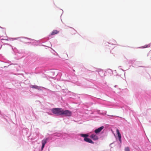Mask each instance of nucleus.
<instances>
[{
  "mask_svg": "<svg viewBox=\"0 0 151 151\" xmlns=\"http://www.w3.org/2000/svg\"><path fill=\"white\" fill-rule=\"evenodd\" d=\"M90 137L94 140H96L98 139L97 136L95 134H92L90 136Z\"/></svg>",
  "mask_w": 151,
  "mask_h": 151,
  "instance_id": "5",
  "label": "nucleus"
},
{
  "mask_svg": "<svg viewBox=\"0 0 151 151\" xmlns=\"http://www.w3.org/2000/svg\"><path fill=\"white\" fill-rule=\"evenodd\" d=\"M31 87L37 89L38 88V87L36 86H32Z\"/></svg>",
  "mask_w": 151,
  "mask_h": 151,
  "instance_id": "12",
  "label": "nucleus"
},
{
  "mask_svg": "<svg viewBox=\"0 0 151 151\" xmlns=\"http://www.w3.org/2000/svg\"><path fill=\"white\" fill-rule=\"evenodd\" d=\"M59 32V31L56 30H53L52 32L51 35H53L58 34Z\"/></svg>",
  "mask_w": 151,
  "mask_h": 151,
  "instance_id": "8",
  "label": "nucleus"
},
{
  "mask_svg": "<svg viewBox=\"0 0 151 151\" xmlns=\"http://www.w3.org/2000/svg\"><path fill=\"white\" fill-rule=\"evenodd\" d=\"M125 151H130L129 148V147H126L125 148Z\"/></svg>",
  "mask_w": 151,
  "mask_h": 151,
  "instance_id": "11",
  "label": "nucleus"
},
{
  "mask_svg": "<svg viewBox=\"0 0 151 151\" xmlns=\"http://www.w3.org/2000/svg\"><path fill=\"white\" fill-rule=\"evenodd\" d=\"M81 136L84 137V138H87L88 135L86 134H81Z\"/></svg>",
  "mask_w": 151,
  "mask_h": 151,
  "instance_id": "9",
  "label": "nucleus"
},
{
  "mask_svg": "<svg viewBox=\"0 0 151 151\" xmlns=\"http://www.w3.org/2000/svg\"><path fill=\"white\" fill-rule=\"evenodd\" d=\"M48 140V138H46V139H44L42 141V147L41 148L42 150L43 148L45 147V145L46 143L47 142V140Z\"/></svg>",
  "mask_w": 151,
  "mask_h": 151,
  "instance_id": "3",
  "label": "nucleus"
},
{
  "mask_svg": "<svg viewBox=\"0 0 151 151\" xmlns=\"http://www.w3.org/2000/svg\"><path fill=\"white\" fill-rule=\"evenodd\" d=\"M72 114L71 111L68 110H64L62 109L61 115H64L65 116H70Z\"/></svg>",
  "mask_w": 151,
  "mask_h": 151,
  "instance_id": "2",
  "label": "nucleus"
},
{
  "mask_svg": "<svg viewBox=\"0 0 151 151\" xmlns=\"http://www.w3.org/2000/svg\"><path fill=\"white\" fill-rule=\"evenodd\" d=\"M104 126H102L97 129L95 130L94 132L96 134H98L104 128Z\"/></svg>",
  "mask_w": 151,
  "mask_h": 151,
  "instance_id": "4",
  "label": "nucleus"
},
{
  "mask_svg": "<svg viewBox=\"0 0 151 151\" xmlns=\"http://www.w3.org/2000/svg\"><path fill=\"white\" fill-rule=\"evenodd\" d=\"M116 132L118 134V138H119V141L120 142H121L122 141L121 134L119 132V130L118 129H116Z\"/></svg>",
  "mask_w": 151,
  "mask_h": 151,
  "instance_id": "6",
  "label": "nucleus"
},
{
  "mask_svg": "<svg viewBox=\"0 0 151 151\" xmlns=\"http://www.w3.org/2000/svg\"><path fill=\"white\" fill-rule=\"evenodd\" d=\"M150 46H148V45H145V46H143L141 47V48H146V47H149Z\"/></svg>",
  "mask_w": 151,
  "mask_h": 151,
  "instance_id": "10",
  "label": "nucleus"
},
{
  "mask_svg": "<svg viewBox=\"0 0 151 151\" xmlns=\"http://www.w3.org/2000/svg\"><path fill=\"white\" fill-rule=\"evenodd\" d=\"M62 109V108H54L52 110V111L57 115H61Z\"/></svg>",
  "mask_w": 151,
  "mask_h": 151,
  "instance_id": "1",
  "label": "nucleus"
},
{
  "mask_svg": "<svg viewBox=\"0 0 151 151\" xmlns=\"http://www.w3.org/2000/svg\"><path fill=\"white\" fill-rule=\"evenodd\" d=\"M84 140L86 142L91 144L94 143L93 142V141L91 139L88 138H84Z\"/></svg>",
  "mask_w": 151,
  "mask_h": 151,
  "instance_id": "7",
  "label": "nucleus"
}]
</instances>
